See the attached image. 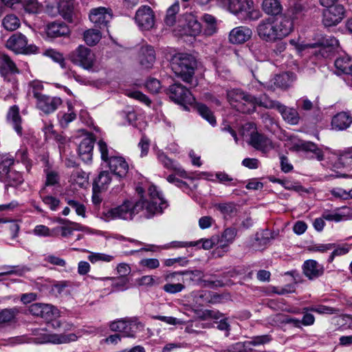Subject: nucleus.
I'll use <instances>...</instances> for the list:
<instances>
[{
	"instance_id": "nucleus-1",
	"label": "nucleus",
	"mask_w": 352,
	"mask_h": 352,
	"mask_svg": "<svg viewBox=\"0 0 352 352\" xmlns=\"http://www.w3.org/2000/svg\"><path fill=\"white\" fill-rule=\"evenodd\" d=\"M136 192L140 196L139 201L126 199L121 205L103 212L104 219L107 221L117 219L131 220L140 211H144L146 218H151L155 214L162 213L168 206L162 193L155 186H151L148 189V199H143L144 190L142 187H137Z\"/></svg>"
},
{
	"instance_id": "nucleus-2",
	"label": "nucleus",
	"mask_w": 352,
	"mask_h": 352,
	"mask_svg": "<svg viewBox=\"0 0 352 352\" xmlns=\"http://www.w3.org/2000/svg\"><path fill=\"white\" fill-rule=\"evenodd\" d=\"M293 30V22L287 17L265 18L256 26L259 38L268 43H274L287 36Z\"/></svg>"
},
{
	"instance_id": "nucleus-3",
	"label": "nucleus",
	"mask_w": 352,
	"mask_h": 352,
	"mask_svg": "<svg viewBox=\"0 0 352 352\" xmlns=\"http://www.w3.org/2000/svg\"><path fill=\"white\" fill-rule=\"evenodd\" d=\"M170 67L176 76L186 82H190L195 74L197 61L191 54L177 53L172 57Z\"/></svg>"
},
{
	"instance_id": "nucleus-4",
	"label": "nucleus",
	"mask_w": 352,
	"mask_h": 352,
	"mask_svg": "<svg viewBox=\"0 0 352 352\" xmlns=\"http://www.w3.org/2000/svg\"><path fill=\"white\" fill-rule=\"evenodd\" d=\"M227 96L230 104L236 108L237 111L244 113H250L256 105L262 107L265 98V96L263 98H256L245 93L239 89L229 90Z\"/></svg>"
},
{
	"instance_id": "nucleus-5",
	"label": "nucleus",
	"mask_w": 352,
	"mask_h": 352,
	"mask_svg": "<svg viewBox=\"0 0 352 352\" xmlns=\"http://www.w3.org/2000/svg\"><path fill=\"white\" fill-rule=\"evenodd\" d=\"M102 160L107 163L110 170L119 177H124L129 171V164L125 159L116 154L113 149L109 148L106 142L99 140L98 142Z\"/></svg>"
},
{
	"instance_id": "nucleus-6",
	"label": "nucleus",
	"mask_w": 352,
	"mask_h": 352,
	"mask_svg": "<svg viewBox=\"0 0 352 352\" xmlns=\"http://www.w3.org/2000/svg\"><path fill=\"white\" fill-rule=\"evenodd\" d=\"M41 336L36 338H31L30 340L25 336H16L10 339L12 344H22L25 342H34L36 344L53 343L63 344L74 342L77 340L74 333L65 334H48L42 333Z\"/></svg>"
},
{
	"instance_id": "nucleus-7",
	"label": "nucleus",
	"mask_w": 352,
	"mask_h": 352,
	"mask_svg": "<svg viewBox=\"0 0 352 352\" xmlns=\"http://www.w3.org/2000/svg\"><path fill=\"white\" fill-rule=\"evenodd\" d=\"M109 327L112 331H118L125 338H135L136 334L142 331L144 324L136 318H123L111 322Z\"/></svg>"
},
{
	"instance_id": "nucleus-8",
	"label": "nucleus",
	"mask_w": 352,
	"mask_h": 352,
	"mask_svg": "<svg viewBox=\"0 0 352 352\" xmlns=\"http://www.w3.org/2000/svg\"><path fill=\"white\" fill-rule=\"evenodd\" d=\"M42 85L35 83L32 87V95L36 100V107L45 114H50L55 111L62 104V100L58 97H51L43 95L39 92Z\"/></svg>"
},
{
	"instance_id": "nucleus-9",
	"label": "nucleus",
	"mask_w": 352,
	"mask_h": 352,
	"mask_svg": "<svg viewBox=\"0 0 352 352\" xmlns=\"http://www.w3.org/2000/svg\"><path fill=\"white\" fill-rule=\"evenodd\" d=\"M72 62L87 70H93L96 63V56L90 49L78 46L69 55Z\"/></svg>"
},
{
	"instance_id": "nucleus-10",
	"label": "nucleus",
	"mask_w": 352,
	"mask_h": 352,
	"mask_svg": "<svg viewBox=\"0 0 352 352\" xmlns=\"http://www.w3.org/2000/svg\"><path fill=\"white\" fill-rule=\"evenodd\" d=\"M251 130L249 144L255 149L263 153H267L274 148L272 140L265 135L258 133L253 124L248 123L244 126L243 135H245V129Z\"/></svg>"
},
{
	"instance_id": "nucleus-11",
	"label": "nucleus",
	"mask_w": 352,
	"mask_h": 352,
	"mask_svg": "<svg viewBox=\"0 0 352 352\" xmlns=\"http://www.w3.org/2000/svg\"><path fill=\"white\" fill-rule=\"evenodd\" d=\"M262 107L267 109H276L281 114L283 118L290 124H297L300 120V116L294 108H289L278 101L269 99L265 96Z\"/></svg>"
},
{
	"instance_id": "nucleus-12",
	"label": "nucleus",
	"mask_w": 352,
	"mask_h": 352,
	"mask_svg": "<svg viewBox=\"0 0 352 352\" xmlns=\"http://www.w3.org/2000/svg\"><path fill=\"white\" fill-rule=\"evenodd\" d=\"M168 94L171 100L184 107L186 104H192L195 100L190 91L182 84L177 82L169 87Z\"/></svg>"
},
{
	"instance_id": "nucleus-13",
	"label": "nucleus",
	"mask_w": 352,
	"mask_h": 352,
	"mask_svg": "<svg viewBox=\"0 0 352 352\" xmlns=\"http://www.w3.org/2000/svg\"><path fill=\"white\" fill-rule=\"evenodd\" d=\"M326 8L322 13V23L326 27L337 25L346 16V10L341 4L331 5Z\"/></svg>"
},
{
	"instance_id": "nucleus-14",
	"label": "nucleus",
	"mask_w": 352,
	"mask_h": 352,
	"mask_svg": "<svg viewBox=\"0 0 352 352\" xmlns=\"http://www.w3.org/2000/svg\"><path fill=\"white\" fill-rule=\"evenodd\" d=\"M6 47L15 53L23 54L32 53L37 50L35 45H28L26 36L19 32L12 34L8 39Z\"/></svg>"
},
{
	"instance_id": "nucleus-15",
	"label": "nucleus",
	"mask_w": 352,
	"mask_h": 352,
	"mask_svg": "<svg viewBox=\"0 0 352 352\" xmlns=\"http://www.w3.org/2000/svg\"><path fill=\"white\" fill-rule=\"evenodd\" d=\"M135 21L142 30H149L155 25V14L148 6H142L136 11Z\"/></svg>"
},
{
	"instance_id": "nucleus-16",
	"label": "nucleus",
	"mask_w": 352,
	"mask_h": 352,
	"mask_svg": "<svg viewBox=\"0 0 352 352\" xmlns=\"http://www.w3.org/2000/svg\"><path fill=\"white\" fill-rule=\"evenodd\" d=\"M19 73V69L10 58L6 54H0V74L6 80L12 82L13 88L16 87L17 80L12 75Z\"/></svg>"
},
{
	"instance_id": "nucleus-17",
	"label": "nucleus",
	"mask_w": 352,
	"mask_h": 352,
	"mask_svg": "<svg viewBox=\"0 0 352 352\" xmlns=\"http://www.w3.org/2000/svg\"><path fill=\"white\" fill-rule=\"evenodd\" d=\"M29 311L31 314L47 321L52 320L58 315V309L50 304L34 303L30 306Z\"/></svg>"
},
{
	"instance_id": "nucleus-18",
	"label": "nucleus",
	"mask_w": 352,
	"mask_h": 352,
	"mask_svg": "<svg viewBox=\"0 0 352 352\" xmlns=\"http://www.w3.org/2000/svg\"><path fill=\"white\" fill-rule=\"evenodd\" d=\"M158 162L167 170L176 172L180 177H186V172L181 167L179 163L170 159L162 150H157L155 153Z\"/></svg>"
},
{
	"instance_id": "nucleus-19",
	"label": "nucleus",
	"mask_w": 352,
	"mask_h": 352,
	"mask_svg": "<svg viewBox=\"0 0 352 352\" xmlns=\"http://www.w3.org/2000/svg\"><path fill=\"white\" fill-rule=\"evenodd\" d=\"M112 19V11L104 7L92 9L89 14L90 21L96 25L106 26Z\"/></svg>"
},
{
	"instance_id": "nucleus-20",
	"label": "nucleus",
	"mask_w": 352,
	"mask_h": 352,
	"mask_svg": "<svg viewBox=\"0 0 352 352\" xmlns=\"http://www.w3.org/2000/svg\"><path fill=\"white\" fill-rule=\"evenodd\" d=\"M186 24L182 30H179V34L181 36L186 35L190 36H197L201 32V25L196 16L189 14L185 15Z\"/></svg>"
},
{
	"instance_id": "nucleus-21",
	"label": "nucleus",
	"mask_w": 352,
	"mask_h": 352,
	"mask_svg": "<svg viewBox=\"0 0 352 352\" xmlns=\"http://www.w3.org/2000/svg\"><path fill=\"white\" fill-rule=\"evenodd\" d=\"M138 58L143 68H152L156 59L154 48L148 45L142 46L139 50Z\"/></svg>"
},
{
	"instance_id": "nucleus-22",
	"label": "nucleus",
	"mask_w": 352,
	"mask_h": 352,
	"mask_svg": "<svg viewBox=\"0 0 352 352\" xmlns=\"http://www.w3.org/2000/svg\"><path fill=\"white\" fill-rule=\"evenodd\" d=\"M252 35V30L247 26H238L229 34V41L232 44H241L248 41Z\"/></svg>"
},
{
	"instance_id": "nucleus-23",
	"label": "nucleus",
	"mask_w": 352,
	"mask_h": 352,
	"mask_svg": "<svg viewBox=\"0 0 352 352\" xmlns=\"http://www.w3.org/2000/svg\"><path fill=\"white\" fill-rule=\"evenodd\" d=\"M94 145V139L91 134L85 136L80 142L78 148V155L84 162L91 161Z\"/></svg>"
},
{
	"instance_id": "nucleus-24",
	"label": "nucleus",
	"mask_w": 352,
	"mask_h": 352,
	"mask_svg": "<svg viewBox=\"0 0 352 352\" xmlns=\"http://www.w3.org/2000/svg\"><path fill=\"white\" fill-rule=\"evenodd\" d=\"M239 14L245 20L256 21L262 16L259 10L255 8L252 0H243L240 8Z\"/></svg>"
},
{
	"instance_id": "nucleus-25",
	"label": "nucleus",
	"mask_w": 352,
	"mask_h": 352,
	"mask_svg": "<svg viewBox=\"0 0 352 352\" xmlns=\"http://www.w3.org/2000/svg\"><path fill=\"white\" fill-rule=\"evenodd\" d=\"M352 124V117L347 112H340L335 115L331 120V127L336 131H344Z\"/></svg>"
},
{
	"instance_id": "nucleus-26",
	"label": "nucleus",
	"mask_w": 352,
	"mask_h": 352,
	"mask_svg": "<svg viewBox=\"0 0 352 352\" xmlns=\"http://www.w3.org/2000/svg\"><path fill=\"white\" fill-rule=\"evenodd\" d=\"M324 272L323 267L315 260L306 261L303 264V273L309 279L316 278Z\"/></svg>"
},
{
	"instance_id": "nucleus-27",
	"label": "nucleus",
	"mask_w": 352,
	"mask_h": 352,
	"mask_svg": "<svg viewBox=\"0 0 352 352\" xmlns=\"http://www.w3.org/2000/svg\"><path fill=\"white\" fill-rule=\"evenodd\" d=\"M181 274L179 272H173L168 274L165 276V280L168 282L166 285H164L163 289L164 292L168 293V294H177L180 292H182L185 286L181 283H173L174 280H179L178 278H177V276H179Z\"/></svg>"
},
{
	"instance_id": "nucleus-28",
	"label": "nucleus",
	"mask_w": 352,
	"mask_h": 352,
	"mask_svg": "<svg viewBox=\"0 0 352 352\" xmlns=\"http://www.w3.org/2000/svg\"><path fill=\"white\" fill-rule=\"evenodd\" d=\"M261 9L270 16H278L282 13L283 6L279 0H263Z\"/></svg>"
},
{
	"instance_id": "nucleus-29",
	"label": "nucleus",
	"mask_w": 352,
	"mask_h": 352,
	"mask_svg": "<svg viewBox=\"0 0 352 352\" xmlns=\"http://www.w3.org/2000/svg\"><path fill=\"white\" fill-rule=\"evenodd\" d=\"M68 27L63 23L53 22L47 25L46 33L49 37L56 38L69 34Z\"/></svg>"
},
{
	"instance_id": "nucleus-30",
	"label": "nucleus",
	"mask_w": 352,
	"mask_h": 352,
	"mask_svg": "<svg viewBox=\"0 0 352 352\" xmlns=\"http://www.w3.org/2000/svg\"><path fill=\"white\" fill-rule=\"evenodd\" d=\"M8 120L12 124L16 132L21 135L22 132L21 118L19 115V108L16 105L12 106L7 114Z\"/></svg>"
},
{
	"instance_id": "nucleus-31",
	"label": "nucleus",
	"mask_w": 352,
	"mask_h": 352,
	"mask_svg": "<svg viewBox=\"0 0 352 352\" xmlns=\"http://www.w3.org/2000/svg\"><path fill=\"white\" fill-rule=\"evenodd\" d=\"M201 20L205 24L203 30V34L205 36H210L217 32V19L214 16L204 14L201 17Z\"/></svg>"
},
{
	"instance_id": "nucleus-32",
	"label": "nucleus",
	"mask_w": 352,
	"mask_h": 352,
	"mask_svg": "<svg viewBox=\"0 0 352 352\" xmlns=\"http://www.w3.org/2000/svg\"><path fill=\"white\" fill-rule=\"evenodd\" d=\"M60 14L67 21H72L74 0H60L58 4Z\"/></svg>"
},
{
	"instance_id": "nucleus-33",
	"label": "nucleus",
	"mask_w": 352,
	"mask_h": 352,
	"mask_svg": "<svg viewBox=\"0 0 352 352\" xmlns=\"http://www.w3.org/2000/svg\"><path fill=\"white\" fill-rule=\"evenodd\" d=\"M0 270H1L0 276L11 274L21 276L30 271V268L25 265H2L0 267Z\"/></svg>"
},
{
	"instance_id": "nucleus-34",
	"label": "nucleus",
	"mask_w": 352,
	"mask_h": 352,
	"mask_svg": "<svg viewBox=\"0 0 352 352\" xmlns=\"http://www.w3.org/2000/svg\"><path fill=\"white\" fill-rule=\"evenodd\" d=\"M111 181V174L108 171H102L94 182V190L99 191L106 190Z\"/></svg>"
},
{
	"instance_id": "nucleus-35",
	"label": "nucleus",
	"mask_w": 352,
	"mask_h": 352,
	"mask_svg": "<svg viewBox=\"0 0 352 352\" xmlns=\"http://www.w3.org/2000/svg\"><path fill=\"white\" fill-rule=\"evenodd\" d=\"M98 279L101 280H111V286L113 287L112 290L114 292L126 290L129 283L128 278L124 276H119L118 278L104 277L99 278Z\"/></svg>"
},
{
	"instance_id": "nucleus-36",
	"label": "nucleus",
	"mask_w": 352,
	"mask_h": 352,
	"mask_svg": "<svg viewBox=\"0 0 352 352\" xmlns=\"http://www.w3.org/2000/svg\"><path fill=\"white\" fill-rule=\"evenodd\" d=\"M300 149L313 153L318 161L324 160V154L321 148L311 142H302L298 144Z\"/></svg>"
},
{
	"instance_id": "nucleus-37",
	"label": "nucleus",
	"mask_w": 352,
	"mask_h": 352,
	"mask_svg": "<svg viewBox=\"0 0 352 352\" xmlns=\"http://www.w3.org/2000/svg\"><path fill=\"white\" fill-rule=\"evenodd\" d=\"M236 236L235 228H229L226 229L219 237V248H224L231 244Z\"/></svg>"
},
{
	"instance_id": "nucleus-38",
	"label": "nucleus",
	"mask_w": 352,
	"mask_h": 352,
	"mask_svg": "<svg viewBox=\"0 0 352 352\" xmlns=\"http://www.w3.org/2000/svg\"><path fill=\"white\" fill-rule=\"evenodd\" d=\"M335 66L343 73H352V60L347 55L338 58L335 60Z\"/></svg>"
},
{
	"instance_id": "nucleus-39",
	"label": "nucleus",
	"mask_w": 352,
	"mask_h": 352,
	"mask_svg": "<svg viewBox=\"0 0 352 352\" xmlns=\"http://www.w3.org/2000/svg\"><path fill=\"white\" fill-rule=\"evenodd\" d=\"M70 182L72 184L82 188L88 184V176L82 170H76L71 175Z\"/></svg>"
},
{
	"instance_id": "nucleus-40",
	"label": "nucleus",
	"mask_w": 352,
	"mask_h": 352,
	"mask_svg": "<svg viewBox=\"0 0 352 352\" xmlns=\"http://www.w3.org/2000/svg\"><path fill=\"white\" fill-rule=\"evenodd\" d=\"M179 11V1H175L166 10L164 23L168 26H173L176 22V15Z\"/></svg>"
},
{
	"instance_id": "nucleus-41",
	"label": "nucleus",
	"mask_w": 352,
	"mask_h": 352,
	"mask_svg": "<svg viewBox=\"0 0 352 352\" xmlns=\"http://www.w3.org/2000/svg\"><path fill=\"white\" fill-rule=\"evenodd\" d=\"M20 25L19 19L13 14H7L2 20V25L8 31H14Z\"/></svg>"
},
{
	"instance_id": "nucleus-42",
	"label": "nucleus",
	"mask_w": 352,
	"mask_h": 352,
	"mask_svg": "<svg viewBox=\"0 0 352 352\" xmlns=\"http://www.w3.org/2000/svg\"><path fill=\"white\" fill-rule=\"evenodd\" d=\"M101 36L100 31L97 29H89L83 34L84 41L90 46L96 45L100 41Z\"/></svg>"
},
{
	"instance_id": "nucleus-43",
	"label": "nucleus",
	"mask_w": 352,
	"mask_h": 352,
	"mask_svg": "<svg viewBox=\"0 0 352 352\" xmlns=\"http://www.w3.org/2000/svg\"><path fill=\"white\" fill-rule=\"evenodd\" d=\"M14 164V159L11 157H5L0 162V181L4 182L7 180L11 169L10 167Z\"/></svg>"
},
{
	"instance_id": "nucleus-44",
	"label": "nucleus",
	"mask_w": 352,
	"mask_h": 352,
	"mask_svg": "<svg viewBox=\"0 0 352 352\" xmlns=\"http://www.w3.org/2000/svg\"><path fill=\"white\" fill-rule=\"evenodd\" d=\"M23 182L21 174L16 170H11L9 175H8L7 180H5L6 183L5 188L7 189L8 186L16 187Z\"/></svg>"
},
{
	"instance_id": "nucleus-45",
	"label": "nucleus",
	"mask_w": 352,
	"mask_h": 352,
	"mask_svg": "<svg viewBox=\"0 0 352 352\" xmlns=\"http://www.w3.org/2000/svg\"><path fill=\"white\" fill-rule=\"evenodd\" d=\"M272 340L270 335H262L252 337L250 340L246 341L250 352L252 351V346H257L269 343Z\"/></svg>"
},
{
	"instance_id": "nucleus-46",
	"label": "nucleus",
	"mask_w": 352,
	"mask_h": 352,
	"mask_svg": "<svg viewBox=\"0 0 352 352\" xmlns=\"http://www.w3.org/2000/svg\"><path fill=\"white\" fill-rule=\"evenodd\" d=\"M197 111L200 116L207 120L211 125L216 124V118L211 110L204 104H198L197 107Z\"/></svg>"
},
{
	"instance_id": "nucleus-47",
	"label": "nucleus",
	"mask_w": 352,
	"mask_h": 352,
	"mask_svg": "<svg viewBox=\"0 0 352 352\" xmlns=\"http://www.w3.org/2000/svg\"><path fill=\"white\" fill-rule=\"evenodd\" d=\"M322 47L320 49L319 52L322 56H324V51L326 48L329 49V51L336 50L339 47V41L334 36H327L322 40Z\"/></svg>"
},
{
	"instance_id": "nucleus-48",
	"label": "nucleus",
	"mask_w": 352,
	"mask_h": 352,
	"mask_svg": "<svg viewBox=\"0 0 352 352\" xmlns=\"http://www.w3.org/2000/svg\"><path fill=\"white\" fill-rule=\"evenodd\" d=\"M81 227L80 225L73 222H69L68 224L56 228L54 231H60V234L64 238H67L73 234L74 230H80Z\"/></svg>"
},
{
	"instance_id": "nucleus-49",
	"label": "nucleus",
	"mask_w": 352,
	"mask_h": 352,
	"mask_svg": "<svg viewBox=\"0 0 352 352\" xmlns=\"http://www.w3.org/2000/svg\"><path fill=\"white\" fill-rule=\"evenodd\" d=\"M18 313L16 308L3 309L0 310V324L11 322Z\"/></svg>"
},
{
	"instance_id": "nucleus-50",
	"label": "nucleus",
	"mask_w": 352,
	"mask_h": 352,
	"mask_svg": "<svg viewBox=\"0 0 352 352\" xmlns=\"http://www.w3.org/2000/svg\"><path fill=\"white\" fill-rule=\"evenodd\" d=\"M67 104L68 112L63 113L59 120L60 124L63 127L67 126L69 123L74 120L76 118V115L73 111L72 104L70 102H67Z\"/></svg>"
},
{
	"instance_id": "nucleus-51",
	"label": "nucleus",
	"mask_w": 352,
	"mask_h": 352,
	"mask_svg": "<svg viewBox=\"0 0 352 352\" xmlns=\"http://www.w3.org/2000/svg\"><path fill=\"white\" fill-rule=\"evenodd\" d=\"M87 258L92 263L98 261L109 263L113 260L114 256L104 253L90 252Z\"/></svg>"
},
{
	"instance_id": "nucleus-52",
	"label": "nucleus",
	"mask_w": 352,
	"mask_h": 352,
	"mask_svg": "<svg viewBox=\"0 0 352 352\" xmlns=\"http://www.w3.org/2000/svg\"><path fill=\"white\" fill-rule=\"evenodd\" d=\"M292 82V80L290 78V74L284 73L282 74L276 75L274 78V85L276 87L280 88H287L288 87Z\"/></svg>"
},
{
	"instance_id": "nucleus-53",
	"label": "nucleus",
	"mask_w": 352,
	"mask_h": 352,
	"mask_svg": "<svg viewBox=\"0 0 352 352\" xmlns=\"http://www.w3.org/2000/svg\"><path fill=\"white\" fill-rule=\"evenodd\" d=\"M338 160L343 166L352 168V146L344 149L340 154Z\"/></svg>"
},
{
	"instance_id": "nucleus-54",
	"label": "nucleus",
	"mask_w": 352,
	"mask_h": 352,
	"mask_svg": "<svg viewBox=\"0 0 352 352\" xmlns=\"http://www.w3.org/2000/svg\"><path fill=\"white\" fill-rule=\"evenodd\" d=\"M199 243H202V248L204 250H210L212 248L214 245H217L219 247V236H212L210 239H201L198 240Z\"/></svg>"
},
{
	"instance_id": "nucleus-55",
	"label": "nucleus",
	"mask_w": 352,
	"mask_h": 352,
	"mask_svg": "<svg viewBox=\"0 0 352 352\" xmlns=\"http://www.w3.org/2000/svg\"><path fill=\"white\" fill-rule=\"evenodd\" d=\"M32 233L38 236H54V231H51L48 227L44 225H37L32 230Z\"/></svg>"
},
{
	"instance_id": "nucleus-56",
	"label": "nucleus",
	"mask_w": 352,
	"mask_h": 352,
	"mask_svg": "<svg viewBox=\"0 0 352 352\" xmlns=\"http://www.w3.org/2000/svg\"><path fill=\"white\" fill-rule=\"evenodd\" d=\"M337 208L340 221H347L352 219V207L342 206Z\"/></svg>"
},
{
	"instance_id": "nucleus-57",
	"label": "nucleus",
	"mask_w": 352,
	"mask_h": 352,
	"mask_svg": "<svg viewBox=\"0 0 352 352\" xmlns=\"http://www.w3.org/2000/svg\"><path fill=\"white\" fill-rule=\"evenodd\" d=\"M334 247H336V243H318L310 247L309 250L324 253L331 250Z\"/></svg>"
},
{
	"instance_id": "nucleus-58",
	"label": "nucleus",
	"mask_w": 352,
	"mask_h": 352,
	"mask_svg": "<svg viewBox=\"0 0 352 352\" xmlns=\"http://www.w3.org/2000/svg\"><path fill=\"white\" fill-rule=\"evenodd\" d=\"M47 54L54 61L58 63L62 68L66 67L65 62L62 54L54 50H50L47 52Z\"/></svg>"
},
{
	"instance_id": "nucleus-59",
	"label": "nucleus",
	"mask_w": 352,
	"mask_h": 352,
	"mask_svg": "<svg viewBox=\"0 0 352 352\" xmlns=\"http://www.w3.org/2000/svg\"><path fill=\"white\" fill-rule=\"evenodd\" d=\"M140 265L149 270H154L160 266V261L157 258H143L139 263Z\"/></svg>"
},
{
	"instance_id": "nucleus-60",
	"label": "nucleus",
	"mask_w": 352,
	"mask_h": 352,
	"mask_svg": "<svg viewBox=\"0 0 352 352\" xmlns=\"http://www.w3.org/2000/svg\"><path fill=\"white\" fill-rule=\"evenodd\" d=\"M67 203L69 206L75 210L78 215L85 217V207L83 204L73 199H67Z\"/></svg>"
},
{
	"instance_id": "nucleus-61",
	"label": "nucleus",
	"mask_w": 352,
	"mask_h": 352,
	"mask_svg": "<svg viewBox=\"0 0 352 352\" xmlns=\"http://www.w3.org/2000/svg\"><path fill=\"white\" fill-rule=\"evenodd\" d=\"M352 248V244H342V245H337L336 243V247H334L332 250L336 254V256H340L346 254Z\"/></svg>"
},
{
	"instance_id": "nucleus-62",
	"label": "nucleus",
	"mask_w": 352,
	"mask_h": 352,
	"mask_svg": "<svg viewBox=\"0 0 352 352\" xmlns=\"http://www.w3.org/2000/svg\"><path fill=\"white\" fill-rule=\"evenodd\" d=\"M322 214V218L327 221L340 222L337 208L333 210H324Z\"/></svg>"
},
{
	"instance_id": "nucleus-63",
	"label": "nucleus",
	"mask_w": 352,
	"mask_h": 352,
	"mask_svg": "<svg viewBox=\"0 0 352 352\" xmlns=\"http://www.w3.org/2000/svg\"><path fill=\"white\" fill-rule=\"evenodd\" d=\"M246 342H239L230 346L226 352H250Z\"/></svg>"
},
{
	"instance_id": "nucleus-64",
	"label": "nucleus",
	"mask_w": 352,
	"mask_h": 352,
	"mask_svg": "<svg viewBox=\"0 0 352 352\" xmlns=\"http://www.w3.org/2000/svg\"><path fill=\"white\" fill-rule=\"evenodd\" d=\"M146 87L150 92L156 94L160 91L161 88V84L158 80L155 78H151L146 81Z\"/></svg>"
}]
</instances>
